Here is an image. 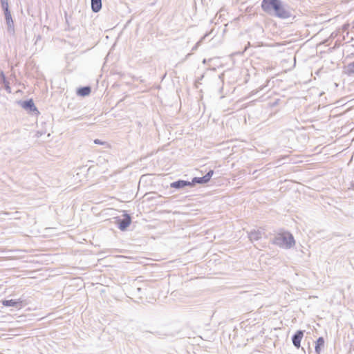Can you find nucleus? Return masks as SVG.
Segmentation results:
<instances>
[{
    "mask_svg": "<svg viewBox=\"0 0 354 354\" xmlns=\"http://www.w3.org/2000/svg\"><path fill=\"white\" fill-rule=\"evenodd\" d=\"M262 9L267 12L274 11L277 17L286 19L290 17L289 12L285 8L280 0H263Z\"/></svg>",
    "mask_w": 354,
    "mask_h": 354,
    "instance_id": "nucleus-1",
    "label": "nucleus"
},
{
    "mask_svg": "<svg viewBox=\"0 0 354 354\" xmlns=\"http://www.w3.org/2000/svg\"><path fill=\"white\" fill-rule=\"evenodd\" d=\"M2 304L6 307H15L20 309L24 306V301L21 299H8L2 301Z\"/></svg>",
    "mask_w": 354,
    "mask_h": 354,
    "instance_id": "nucleus-2",
    "label": "nucleus"
},
{
    "mask_svg": "<svg viewBox=\"0 0 354 354\" xmlns=\"http://www.w3.org/2000/svg\"><path fill=\"white\" fill-rule=\"evenodd\" d=\"M214 174V171L213 170H210L205 176H204L203 177H201V178H194L192 180V184H194V183H207L210 178H212V175Z\"/></svg>",
    "mask_w": 354,
    "mask_h": 354,
    "instance_id": "nucleus-3",
    "label": "nucleus"
},
{
    "mask_svg": "<svg viewBox=\"0 0 354 354\" xmlns=\"http://www.w3.org/2000/svg\"><path fill=\"white\" fill-rule=\"evenodd\" d=\"M304 337V332L298 330L292 337V343L295 347L299 348L301 346V341Z\"/></svg>",
    "mask_w": 354,
    "mask_h": 354,
    "instance_id": "nucleus-4",
    "label": "nucleus"
},
{
    "mask_svg": "<svg viewBox=\"0 0 354 354\" xmlns=\"http://www.w3.org/2000/svg\"><path fill=\"white\" fill-rule=\"evenodd\" d=\"M131 222V217L128 214L124 215V218L118 222L119 228L121 230H124Z\"/></svg>",
    "mask_w": 354,
    "mask_h": 354,
    "instance_id": "nucleus-5",
    "label": "nucleus"
},
{
    "mask_svg": "<svg viewBox=\"0 0 354 354\" xmlns=\"http://www.w3.org/2000/svg\"><path fill=\"white\" fill-rule=\"evenodd\" d=\"M21 106L26 110H30L32 111H37V109L35 107L34 102L32 99L27 100V101L21 102Z\"/></svg>",
    "mask_w": 354,
    "mask_h": 354,
    "instance_id": "nucleus-6",
    "label": "nucleus"
},
{
    "mask_svg": "<svg viewBox=\"0 0 354 354\" xmlns=\"http://www.w3.org/2000/svg\"><path fill=\"white\" fill-rule=\"evenodd\" d=\"M191 185H192V183L190 182L185 181V180H178V181L172 183L171 184V187L173 188L178 189V188H182L185 186Z\"/></svg>",
    "mask_w": 354,
    "mask_h": 354,
    "instance_id": "nucleus-7",
    "label": "nucleus"
},
{
    "mask_svg": "<svg viewBox=\"0 0 354 354\" xmlns=\"http://www.w3.org/2000/svg\"><path fill=\"white\" fill-rule=\"evenodd\" d=\"M91 8L93 12H98L102 8L101 0H91Z\"/></svg>",
    "mask_w": 354,
    "mask_h": 354,
    "instance_id": "nucleus-8",
    "label": "nucleus"
},
{
    "mask_svg": "<svg viewBox=\"0 0 354 354\" xmlns=\"http://www.w3.org/2000/svg\"><path fill=\"white\" fill-rule=\"evenodd\" d=\"M324 345V339L323 337H319L315 343V351L317 354H320L321 348Z\"/></svg>",
    "mask_w": 354,
    "mask_h": 354,
    "instance_id": "nucleus-9",
    "label": "nucleus"
},
{
    "mask_svg": "<svg viewBox=\"0 0 354 354\" xmlns=\"http://www.w3.org/2000/svg\"><path fill=\"white\" fill-rule=\"evenodd\" d=\"M91 93V88L88 86L82 87L80 88L77 91V94L81 96H86L88 95Z\"/></svg>",
    "mask_w": 354,
    "mask_h": 354,
    "instance_id": "nucleus-10",
    "label": "nucleus"
},
{
    "mask_svg": "<svg viewBox=\"0 0 354 354\" xmlns=\"http://www.w3.org/2000/svg\"><path fill=\"white\" fill-rule=\"evenodd\" d=\"M4 14H5V17H6V23H7L8 26L10 27L12 26L13 21L12 19L10 12L9 10L4 11Z\"/></svg>",
    "mask_w": 354,
    "mask_h": 354,
    "instance_id": "nucleus-11",
    "label": "nucleus"
},
{
    "mask_svg": "<svg viewBox=\"0 0 354 354\" xmlns=\"http://www.w3.org/2000/svg\"><path fill=\"white\" fill-rule=\"evenodd\" d=\"M346 73L349 75L354 74V62L346 66Z\"/></svg>",
    "mask_w": 354,
    "mask_h": 354,
    "instance_id": "nucleus-12",
    "label": "nucleus"
},
{
    "mask_svg": "<svg viewBox=\"0 0 354 354\" xmlns=\"http://www.w3.org/2000/svg\"><path fill=\"white\" fill-rule=\"evenodd\" d=\"M1 6L4 11L9 10L8 9V3L7 0H1Z\"/></svg>",
    "mask_w": 354,
    "mask_h": 354,
    "instance_id": "nucleus-13",
    "label": "nucleus"
},
{
    "mask_svg": "<svg viewBox=\"0 0 354 354\" xmlns=\"http://www.w3.org/2000/svg\"><path fill=\"white\" fill-rule=\"evenodd\" d=\"M94 142H95V143H96V144H102V142H100L98 140H95Z\"/></svg>",
    "mask_w": 354,
    "mask_h": 354,
    "instance_id": "nucleus-14",
    "label": "nucleus"
},
{
    "mask_svg": "<svg viewBox=\"0 0 354 354\" xmlns=\"http://www.w3.org/2000/svg\"><path fill=\"white\" fill-rule=\"evenodd\" d=\"M292 242L294 243L293 238L291 237Z\"/></svg>",
    "mask_w": 354,
    "mask_h": 354,
    "instance_id": "nucleus-15",
    "label": "nucleus"
}]
</instances>
